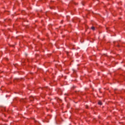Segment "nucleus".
<instances>
[{
  "instance_id": "f257e3e1",
  "label": "nucleus",
  "mask_w": 125,
  "mask_h": 125,
  "mask_svg": "<svg viewBox=\"0 0 125 125\" xmlns=\"http://www.w3.org/2000/svg\"><path fill=\"white\" fill-rule=\"evenodd\" d=\"M98 104H99V105H102V102L101 101H99Z\"/></svg>"
},
{
  "instance_id": "f03ea898",
  "label": "nucleus",
  "mask_w": 125,
  "mask_h": 125,
  "mask_svg": "<svg viewBox=\"0 0 125 125\" xmlns=\"http://www.w3.org/2000/svg\"><path fill=\"white\" fill-rule=\"evenodd\" d=\"M91 29H92V30H93V31H94L95 30V28L94 26H92L91 27Z\"/></svg>"
}]
</instances>
